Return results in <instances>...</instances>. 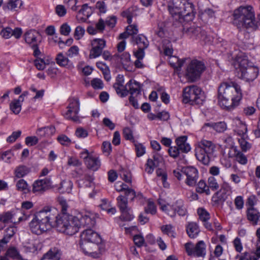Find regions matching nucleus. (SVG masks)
<instances>
[{
    "label": "nucleus",
    "instance_id": "obj_14",
    "mask_svg": "<svg viewBox=\"0 0 260 260\" xmlns=\"http://www.w3.org/2000/svg\"><path fill=\"white\" fill-rule=\"evenodd\" d=\"M92 48L89 54L90 58H94L100 56L103 50L106 46V41L102 39H94L91 42Z\"/></svg>",
    "mask_w": 260,
    "mask_h": 260
},
{
    "label": "nucleus",
    "instance_id": "obj_28",
    "mask_svg": "<svg viewBox=\"0 0 260 260\" xmlns=\"http://www.w3.org/2000/svg\"><path fill=\"white\" fill-rule=\"evenodd\" d=\"M55 60L57 64L60 67H66L70 69L74 68L73 63L68 57L63 55L62 53L57 54Z\"/></svg>",
    "mask_w": 260,
    "mask_h": 260
},
{
    "label": "nucleus",
    "instance_id": "obj_27",
    "mask_svg": "<svg viewBox=\"0 0 260 260\" xmlns=\"http://www.w3.org/2000/svg\"><path fill=\"white\" fill-rule=\"evenodd\" d=\"M85 164L88 169L96 171L101 166V161L99 157L92 155L86 161Z\"/></svg>",
    "mask_w": 260,
    "mask_h": 260
},
{
    "label": "nucleus",
    "instance_id": "obj_2",
    "mask_svg": "<svg viewBox=\"0 0 260 260\" xmlns=\"http://www.w3.org/2000/svg\"><path fill=\"white\" fill-rule=\"evenodd\" d=\"M218 92L219 105L227 110L234 109L242 98L240 87L234 82L221 83Z\"/></svg>",
    "mask_w": 260,
    "mask_h": 260
},
{
    "label": "nucleus",
    "instance_id": "obj_24",
    "mask_svg": "<svg viewBox=\"0 0 260 260\" xmlns=\"http://www.w3.org/2000/svg\"><path fill=\"white\" fill-rule=\"evenodd\" d=\"M247 219L252 225H257L260 221V212L254 207L248 208L246 211Z\"/></svg>",
    "mask_w": 260,
    "mask_h": 260
},
{
    "label": "nucleus",
    "instance_id": "obj_12",
    "mask_svg": "<svg viewBox=\"0 0 260 260\" xmlns=\"http://www.w3.org/2000/svg\"><path fill=\"white\" fill-rule=\"evenodd\" d=\"M68 106V111L64 114V117L73 121L77 122L79 120L77 114L79 111V102L77 99H71L69 101Z\"/></svg>",
    "mask_w": 260,
    "mask_h": 260
},
{
    "label": "nucleus",
    "instance_id": "obj_51",
    "mask_svg": "<svg viewBox=\"0 0 260 260\" xmlns=\"http://www.w3.org/2000/svg\"><path fill=\"white\" fill-rule=\"evenodd\" d=\"M57 231L68 236H72L78 232V229H58Z\"/></svg>",
    "mask_w": 260,
    "mask_h": 260
},
{
    "label": "nucleus",
    "instance_id": "obj_25",
    "mask_svg": "<svg viewBox=\"0 0 260 260\" xmlns=\"http://www.w3.org/2000/svg\"><path fill=\"white\" fill-rule=\"evenodd\" d=\"M126 90L128 91V94L130 93L131 95H135L137 96L141 93L140 84L133 80H130L125 85Z\"/></svg>",
    "mask_w": 260,
    "mask_h": 260
},
{
    "label": "nucleus",
    "instance_id": "obj_32",
    "mask_svg": "<svg viewBox=\"0 0 260 260\" xmlns=\"http://www.w3.org/2000/svg\"><path fill=\"white\" fill-rule=\"evenodd\" d=\"M14 214L11 211H8L4 212L0 214V221L4 223H8L9 222H13L14 223H17L19 222L22 219V217H19V220L17 222L13 221V218Z\"/></svg>",
    "mask_w": 260,
    "mask_h": 260
},
{
    "label": "nucleus",
    "instance_id": "obj_16",
    "mask_svg": "<svg viewBox=\"0 0 260 260\" xmlns=\"http://www.w3.org/2000/svg\"><path fill=\"white\" fill-rule=\"evenodd\" d=\"M82 241H87L94 243H102L100 235L92 229H86L81 234Z\"/></svg>",
    "mask_w": 260,
    "mask_h": 260
},
{
    "label": "nucleus",
    "instance_id": "obj_40",
    "mask_svg": "<svg viewBox=\"0 0 260 260\" xmlns=\"http://www.w3.org/2000/svg\"><path fill=\"white\" fill-rule=\"evenodd\" d=\"M22 5L21 0H9L6 8L10 10H17V8H20Z\"/></svg>",
    "mask_w": 260,
    "mask_h": 260
},
{
    "label": "nucleus",
    "instance_id": "obj_54",
    "mask_svg": "<svg viewBox=\"0 0 260 260\" xmlns=\"http://www.w3.org/2000/svg\"><path fill=\"white\" fill-rule=\"evenodd\" d=\"M124 197H126L127 199L129 198L131 201H133L134 199L136 197H141L142 196L141 193H138L137 196L135 190L131 188L130 189H127L126 192L124 193Z\"/></svg>",
    "mask_w": 260,
    "mask_h": 260
},
{
    "label": "nucleus",
    "instance_id": "obj_18",
    "mask_svg": "<svg viewBox=\"0 0 260 260\" xmlns=\"http://www.w3.org/2000/svg\"><path fill=\"white\" fill-rule=\"evenodd\" d=\"M259 73V70L256 66H249L247 69L240 75V78L245 80L247 82L253 81L257 77Z\"/></svg>",
    "mask_w": 260,
    "mask_h": 260
},
{
    "label": "nucleus",
    "instance_id": "obj_58",
    "mask_svg": "<svg viewBox=\"0 0 260 260\" xmlns=\"http://www.w3.org/2000/svg\"><path fill=\"white\" fill-rule=\"evenodd\" d=\"M34 63L39 70H43L46 67V63L43 59L37 58L34 61Z\"/></svg>",
    "mask_w": 260,
    "mask_h": 260
},
{
    "label": "nucleus",
    "instance_id": "obj_46",
    "mask_svg": "<svg viewBox=\"0 0 260 260\" xmlns=\"http://www.w3.org/2000/svg\"><path fill=\"white\" fill-rule=\"evenodd\" d=\"M205 44L210 43L212 41L213 38L211 36L208 35L206 31L202 30L199 39Z\"/></svg>",
    "mask_w": 260,
    "mask_h": 260
},
{
    "label": "nucleus",
    "instance_id": "obj_30",
    "mask_svg": "<svg viewBox=\"0 0 260 260\" xmlns=\"http://www.w3.org/2000/svg\"><path fill=\"white\" fill-rule=\"evenodd\" d=\"M133 41L135 42L138 46V48L145 49L149 46V41L147 38L143 35L140 34L136 37H132Z\"/></svg>",
    "mask_w": 260,
    "mask_h": 260
},
{
    "label": "nucleus",
    "instance_id": "obj_10",
    "mask_svg": "<svg viewBox=\"0 0 260 260\" xmlns=\"http://www.w3.org/2000/svg\"><path fill=\"white\" fill-rule=\"evenodd\" d=\"M117 205L121 212L120 218L122 220L129 221L134 218L132 211L128 207V202L126 197L120 195L117 198Z\"/></svg>",
    "mask_w": 260,
    "mask_h": 260
},
{
    "label": "nucleus",
    "instance_id": "obj_11",
    "mask_svg": "<svg viewBox=\"0 0 260 260\" xmlns=\"http://www.w3.org/2000/svg\"><path fill=\"white\" fill-rule=\"evenodd\" d=\"M186 252L189 256L194 257H204L206 254V246L203 241L198 242L196 246L191 243L185 244Z\"/></svg>",
    "mask_w": 260,
    "mask_h": 260
},
{
    "label": "nucleus",
    "instance_id": "obj_39",
    "mask_svg": "<svg viewBox=\"0 0 260 260\" xmlns=\"http://www.w3.org/2000/svg\"><path fill=\"white\" fill-rule=\"evenodd\" d=\"M136 9L134 7H131L123 11L122 15L127 18V22L128 24L132 22V18L136 15Z\"/></svg>",
    "mask_w": 260,
    "mask_h": 260
},
{
    "label": "nucleus",
    "instance_id": "obj_17",
    "mask_svg": "<svg viewBox=\"0 0 260 260\" xmlns=\"http://www.w3.org/2000/svg\"><path fill=\"white\" fill-rule=\"evenodd\" d=\"M51 185V182L49 178L38 180L34 183L32 190L34 193H42L48 189Z\"/></svg>",
    "mask_w": 260,
    "mask_h": 260
},
{
    "label": "nucleus",
    "instance_id": "obj_48",
    "mask_svg": "<svg viewBox=\"0 0 260 260\" xmlns=\"http://www.w3.org/2000/svg\"><path fill=\"white\" fill-rule=\"evenodd\" d=\"M10 109L15 114L20 113L21 110V104L13 100L10 105Z\"/></svg>",
    "mask_w": 260,
    "mask_h": 260
},
{
    "label": "nucleus",
    "instance_id": "obj_52",
    "mask_svg": "<svg viewBox=\"0 0 260 260\" xmlns=\"http://www.w3.org/2000/svg\"><path fill=\"white\" fill-rule=\"evenodd\" d=\"M96 67L102 71L105 78H106V76L109 77V68L105 63L101 61L97 62Z\"/></svg>",
    "mask_w": 260,
    "mask_h": 260
},
{
    "label": "nucleus",
    "instance_id": "obj_7",
    "mask_svg": "<svg viewBox=\"0 0 260 260\" xmlns=\"http://www.w3.org/2000/svg\"><path fill=\"white\" fill-rule=\"evenodd\" d=\"M205 69L206 66L203 61L193 59L187 67L186 77L190 82H195L200 78Z\"/></svg>",
    "mask_w": 260,
    "mask_h": 260
},
{
    "label": "nucleus",
    "instance_id": "obj_43",
    "mask_svg": "<svg viewBox=\"0 0 260 260\" xmlns=\"http://www.w3.org/2000/svg\"><path fill=\"white\" fill-rule=\"evenodd\" d=\"M113 87L116 90V93L120 95L121 97H124L128 95V91L126 90L125 86L123 87V86L114 84Z\"/></svg>",
    "mask_w": 260,
    "mask_h": 260
},
{
    "label": "nucleus",
    "instance_id": "obj_15",
    "mask_svg": "<svg viewBox=\"0 0 260 260\" xmlns=\"http://www.w3.org/2000/svg\"><path fill=\"white\" fill-rule=\"evenodd\" d=\"M182 172L186 176L185 183L187 185L193 186L196 184L198 178V171L196 168L187 167L183 168Z\"/></svg>",
    "mask_w": 260,
    "mask_h": 260
},
{
    "label": "nucleus",
    "instance_id": "obj_59",
    "mask_svg": "<svg viewBox=\"0 0 260 260\" xmlns=\"http://www.w3.org/2000/svg\"><path fill=\"white\" fill-rule=\"evenodd\" d=\"M71 30V27L67 23H63L60 28V34L64 36H68Z\"/></svg>",
    "mask_w": 260,
    "mask_h": 260
},
{
    "label": "nucleus",
    "instance_id": "obj_21",
    "mask_svg": "<svg viewBox=\"0 0 260 260\" xmlns=\"http://www.w3.org/2000/svg\"><path fill=\"white\" fill-rule=\"evenodd\" d=\"M162 160V157L161 156L157 153H155L153 155V159H148L146 164V167L145 171L148 174H151L155 167L159 166L160 162Z\"/></svg>",
    "mask_w": 260,
    "mask_h": 260
},
{
    "label": "nucleus",
    "instance_id": "obj_55",
    "mask_svg": "<svg viewBox=\"0 0 260 260\" xmlns=\"http://www.w3.org/2000/svg\"><path fill=\"white\" fill-rule=\"evenodd\" d=\"M84 33V28L81 26H78L75 29L74 32V37L76 40H78L83 36Z\"/></svg>",
    "mask_w": 260,
    "mask_h": 260
},
{
    "label": "nucleus",
    "instance_id": "obj_53",
    "mask_svg": "<svg viewBox=\"0 0 260 260\" xmlns=\"http://www.w3.org/2000/svg\"><path fill=\"white\" fill-rule=\"evenodd\" d=\"M120 175L121 178L125 182L129 183H132V174L129 172L125 170H123L121 172Z\"/></svg>",
    "mask_w": 260,
    "mask_h": 260
},
{
    "label": "nucleus",
    "instance_id": "obj_61",
    "mask_svg": "<svg viewBox=\"0 0 260 260\" xmlns=\"http://www.w3.org/2000/svg\"><path fill=\"white\" fill-rule=\"evenodd\" d=\"M57 140L63 145H68L71 143V140L66 135H61L58 137Z\"/></svg>",
    "mask_w": 260,
    "mask_h": 260
},
{
    "label": "nucleus",
    "instance_id": "obj_41",
    "mask_svg": "<svg viewBox=\"0 0 260 260\" xmlns=\"http://www.w3.org/2000/svg\"><path fill=\"white\" fill-rule=\"evenodd\" d=\"M15 175L18 178H21L26 175L29 172L27 167L25 166H20L15 170Z\"/></svg>",
    "mask_w": 260,
    "mask_h": 260
},
{
    "label": "nucleus",
    "instance_id": "obj_9",
    "mask_svg": "<svg viewBox=\"0 0 260 260\" xmlns=\"http://www.w3.org/2000/svg\"><path fill=\"white\" fill-rule=\"evenodd\" d=\"M158 203L161 206L160 209L171 217H174L176 213L180 216H184L186 213V209L181 200H177L172 205H161L160 201Z\"/></svg>",
    "mask_w": 260,
    "mask_h": 260
},
{
    "label": "nucleus",
    "instance_id": "obj_45",
    "mask_svg": "<svg viewBox=\"0 0 260 260\" xmlns=\"http://www.w3.org/2000/svg\"><path fill=\"white\" fill-rule=\"evenodd\" d=\"M17 190L23 191L26 193L28 191V185L26 182L23 179H20L16 184Z\"/></svg>",
    "mask_w": 260,
    "mask_h": 260
},
{
    "label": "nucleus",
    "instance_id": "obj_50",
    "mask_svg": "<svg viewBox=\"0 0 260 260\" xmlns=\"http://www.w3.org/2000/svg\"><path fill=\"white\" fill-rule=\"evenodd\" d=\"M133 240L135 245L138 247H140L143 245L146 246V244H145V239L141 235H135L133 238Z\"/></svg>",
    "mask_w": 260,
    "mask_h": 260
},
{
    "label": "nucleus",
    "instance_id": "obj_8",
    "mask_svg": "<svg viewBox=\"0 0 260 260\" xmlns=\"http://www.w3.org/2000/svg\"><path fill=\"white\" fill-rule=\"evenodd\" d=\"M80 248L82 252L86 255L96 258L100 257L104 251V247L102 243H94L87 241H82Z\"/></svg>",
    "mask_w": 260,
    "mask_h": 260
},
{
    "label": "nucleus",
    "instance_id": "obj_29",
    "mask_svg": "<svg viewBox=\"0 0 260 260\" xmlns=\"http://www.w3.org/2000/svg\"><path fill=\"white\" fill-rule=\"evenodd\" d=\"M94 179L93 173H85L84 176L78 181V184L80 187L85 186L86 187H92L93 185Z\"/></svg>",
    "mask_w": 260,
    "mask_h": 260
},
{
    "label": "nucleus",
    "instance_id": "obj_31",
    "mask_svg": "<svg viewBox=\"0 0 260 260\" xmlns=\"http://www.w3.org/2000/svg\"><path fill=\"white\" fill-rule=\"evenodd\" d=\"M91 14L90 8L88 6L87 4H85L82 6L81 9L79 11L77 17L79 20L85 22Z\"/></svg>",
    "mask_w": 260,
    "mask_h": 260
},
{
    "label": "nucleus",
    "instance_id": "obj_63",
    "mask_svg": "<svg viewBox=\"0 0 260 260\" xmlns=\"http://www.w3.org/2000/svg\"><path fill=\"white\" fill-rule=\"evenodd\" d=\"M1 35L3 38L9 39L12 36V29L10 27H6L1 31Z\"/></svg>",
    "mask_w": 260,
    "mask_h": 260
},
{
    "label": "nucleus",
    "instance_id": "obj_47",
    "mask_svg": "<svg viewBox=\"0 0 260 260\" xmlns=\"http://www.w3.org/2000/svg\"><path fill=\"white\" fill-rule=\"evenodd\" d=\"M208 184L209 189L211 188L213 190H216L219 188V185L216 181V179L212 176L208 178Z\"/></svg>",
    "mask_w": 260,
    "mask_h": 260
},
{
    "label": "nucleus",
    "instance_id": "obj_42",
    "mask_svg": "<svg viewBox=\"0 0 260 260\" xmlns=\"http://www.w3.org/2000/svg\"><path fill=\"white\" fill-rule=\"evenodd\" d=\"M235 157L236 160L242 165H245L247 162V159L246 156L239 151L234 149Z\"/></svg>",
    "mask_w": 260,
    "mask_h": 260
},
{
    "label": "nucleus",
    "instance_id": "obj_62",
    "mask_svg": "<svg viewBox=\"0 0 260 260\" xmlns=\"http://www.w3.org/2000/svg\"><path fill=\"white\" fill-rule=\"evenodd\" d=\"M199 229H186V232L190 238H196L199 234Z\"/></svg>",
    "mask_w": 260,
    "mask_h": 260
},
{
    "label": "nucleus",
    "instance_id": "obj_23",
    "mask_svg": "<svg viewBox=\"0 0 260 260\" xmlns=\"http://www.w3.org/2000/svg\"><path fill=\"white\" fill-rule=\"evenodd\" d=\"M62 252L57 247H52L45 253L41 260H60Z\"/></svg>",
    "mask_w": 260,
    "mask_h": 260
},
{
    "label": "nucleus",
    "instance_id": "obj_49",
    "mask_svg": "<svg viewBox=\"0 0 260 260\" xmlns=\"http://www.w3.org/2000/svg\"><path fill=\"white\" fill-rule=\"evenodd\" d=\"M145 211L147 213L155 214L156 212V208L154 203L153 202L149 201L147 206L145 208Z\"/></svg>",
    "mask_w": 260,
    "mask_h": 260
},
{
    "label": "nucleus",
    "instance_id": "obj_26",
    "mask_svg": "<svg viewBox=\"0 0 260 260\" xmlns=\"http://www.w3.org/2000/svg\"><path fill=\"white\" fill-rule=\"evenodd\" d=\"M187 139V136H182L177 138L175 140L177 146L182 153H187L191 149L189 144L186 142Z\"/></svg>",
    "mask_w": 260,
    "mask_h": 260
},
{
    "label": "nucleus",
    "instance_id": "obj_19",
    "mask_svg": "<svg viewBox=\"0 0 260 260\" xmlns=\"http://www.w3.org/2000/svg\"><path fill=\"white\" fill-rule=\"evenodd\" d=\"M24 38L25 42L30 47L41 43L40 35L39 32L35 30H29L25 32L24 35Z\"/></svg>",
    "mask_w": 260,
    "mask_h": 260
},
{
    "label": "nucleus",
    "instance_id": "obj_13",
    "mask_svg": "<svg viewBox=\"0 0 260 260\" xmlns=\"http://www.w3.org/2000/svg\"><path fill=\"white\" fill-rule=\"evenodd\" d=\"M232 193V188L230 184L226 182H224L221 186L219 191L215 193L213 196V201L217 203H222L224 202L229 196Z\"/></svg>",
    "mask_w": 260,
    "mask_h": 260
},
{
    "label": "nucleus",
    "instance_id": "obj_36",
    "mask_svg": "<svg viewBox=\"0 0 260 260\" xmlns=\"http://www.w3.org/2000/svg\"><path fill=\"white\" fill-rule=\"evenodd\" d=\"M202 30L203 29L200 27L192 26L188 28L186 32L190 37H194L197 39H198Z\"/></svg>",
    "mask_w": 260,
    "mask_h": 260
},
{
    "label": "nucleus",
    "instance_id": "obj_4",
    "mask_svg": "<svg viewBox=\"0 0 260 260\" xmlns=\"http://www.w3.org/2000/svg\"><path fill=\"white\" fill-rule=\"evenodd\" d=\"M168 10L175 20L181 22L192 21L195 15L193 5L188 0H172Z\"/></svg>",
    "mask_w": 260,
    "mask_h": 260
},
{
    "label": "nucleus",
    "instance_id": "obj_22",
    "mask_svg": "<svg viewBox=\"0 0 260 260\" xmlns=\"http://www.w3.org/2000/svg\"><path fill=\"white\" fill-rule=\"evenodd\" d=\"M233 66L235 69L237 71L238 76L243 73L249 66L248 60L244 57H237L234 61Z\"/></svg>",
    "mask_w": 260,
    "mask_h": 260
},
{
    "label": "nucleus",
    "instance_id": "obj_20",
    "mask_svg": "<svg viewBox=\"0 0 260 260\" xmlns=\"http://www.w3.org/2000/svg\"><path fill=\"white\" fill-rule=\"evenodd\" d=\"M226 124L223 121H221L216 123H206L202 126L201 130L206 132L213 129L218 133H222L226 129Z\"/></svg>",
    "mask_w": 260,
    "mask_h": 260
},
{
    "label": "nucleus",
    "instance_id": "obj_44",
    "mask_svg": "<svg viewBox=\"0 0 260 260\" xmlns=\"http://www.w3.org/2000/svg\"><path fill=\"white\" fill-rule=\"evenodd\" d=\"M168 151L170 156L174 158L179 157L181 152L177 146L170 147Z\"/></svg>",
    "mask_w": 260,
    "mask_h": 260
},
{
    "label": "nucleus",
    "instance_id": "obj_37",
    "mask_svg": "<svg viewBox=\"0 0 260 260\" xmlns=\"http://www.w3.org/2000/svg\"><path fill=\"white\" fill-rule=\"evenodd\" d=\"M169 61L170 64L177 70H180L184 63L183 60H180L174 56H171Z\"/></svg>",
    "mask_w": 260,
    "mask_h": 260
},
{
    "label": "nucleus",
    "instance_id": "obj_5",
    "mask_svg": "<svg viewBox=\"0 0 260 260\" xmlns=\"http://www.w3.org/2000/svg\"><path fill=\"white\" fill-rule=\"evenodd\" d=\"M213 143L206 140H202L196 145L195 155L198 160L205 165H208L213 157L215 151Z\"/></svg>",
    "mask_w": 260,
    "mask_h": 260
},
{
    "label": "nucleus",
    "instance_id": "obj_38",
    "mask_svg": "<svg viewBox=\"0 0 260 260\" xmlns=\"http://www.w3.org/2000/svg\"><path fill=\"white\" fill-rule=\"evenodd\" d=\"M196 191L200 193H205L207 195L210 194V191L209 189V187H208V185H207L204 180H200L196 188Z\"/></svg>",
    "mask_w": 260,
    "mask_h": 260
},
{
    "label": "nucleus",
    "instance_id": "obj_56",
    "mask_svg": "<svg viewBox=\"0 0 260 260\" xmlns=\"http://www.w3.org/2000/svg\"><path fill=\"white\" fill-rule=\"evenodd\" d=\"M88 135L87 131L81 127L77 128L75 132V135L79 138H85Z\"/></svg>",
    "mask_w": 260,
    "mask_h": 260
},
{
    "label": "nucleus",
    "instance_id": "obj_6",
    "mask_svg": "<svg viewBox=\"0 0 260 260\" xmlns=\"http://www.w3.org/2000/svg\"><path fill=\"white\" fill-rule=\"evenodd\" d=\"M205 97L201 89L196 85L185 87L183 90V101L185 103L201 105L205 101Z\"/></svg>",
    "mask_w": 260,
    "mask_h": 260
},
{
    "label": "nucleus",
    "instance_id": "obj_1",
    "mask_svg": "<svg viewBox=\"0 0 260 260\" xmlns=\"http://www.w3.org/2000/svg\"><path fill=\"white\" fill-rule=\"evenodd\" d=\"M59 202L61 208L60 213H58L55 209L44 208L35 214V217L29 223L30 228L37 226H49L51 228H92L95 225L96 221L94 217L81 214L73 216L67 212L69 206L66 201L61 199Z\"/></svg>",
    "mask_w": 260,
    "mask_h": 260
},
{
    "label": "nucleus",
    "instance_id": "obj_57",
    "mask_svg": "<svg viewBox=\"0 0 260 260\" xmlns=\"http://www.w3.org/2000/svg\"><path fill=\"white\" fill-rule=\"evenodd\" d=\"M135 150L137 156L140 157L145 153V147L141 144H135Z\"/></svg>",
    "mask_w": 260,
    "mask_h": 260
},
{
    "label": "nucleus",
    "instance_id": "obj_33",
    "mask_svg": "<svg viewBox=\"0 0 260 260\" xmlns=\"http://www.w3.org/2000/svg\"><path fill=\"white\" fill-rule=\"evenodd\" d=\"M198 214L200 219L204 222L205 228H209L211 226V225L207 222V220L209 219L210 215L207 211L203 208H199L198 209Z\"/></svg>",
    "mask_w": 260,
    "mask_h": 260
},
{
    "label": "nucleus",
    "instance_id": "obj_34",
    "mask_svg": "<svg viewBox=\"0 0 260 260\" xmlns=\"http://www.w3.org/2000/svg\"><path fill=\"white\" fill-rule=\"evenodd\" d=\"M72 187L73 183L71 180H63L61 182L58 189L62 193H70L72 190Z\"/></svg>",
    "mask_w": 260,
    "mask_h": 260
},
{
    "label": "nucleus",
    "instance_id": "obj_64",
    "mask_svg": "<svg viewBox=\"0 0 260 260\" xmlns=\"http://www.w3.org/2000/svg\"><path fill=\"white\" fill-rule=\"evenodd\" d=\"M240 260H257L255 255H251L249 252H245L240 257Z\"/></svg>",
    "mask_w": 260,
    "mask_h": 260
},
{
    "label": "nucleus",
    "instance_id": "obj_60",
    "mask_svg": "<svg viewBox=\"0 0 260 260\" xmlns=\"http://www.w3.org/2000/svg\"><path fill=\"white\" fill-rule=\"evenodd\" d=\"M91 84L94 89H102L103 87V82L99 79H93L91 81Z\"/></svg>",
    "mask_w": 260,
    "mask_h": 260
},
{
    "label": "nucleus",
    "instance_id": "obj_3",
    "mask_svg": "<svg viewBox=\"0 0 260 260\" xmlns=\"http://www.w3.org/2000/svg\"><path fill=\"white\" fill-rule=\"evenodd\" d=\"M233 15V24L239 31L247 29L255 30L260 25V15H257L258 21H256L254 10L250 6L239 7L234 10Z\"/></svg>",
    "mask_w": 260,
    "mask_h": 260
},
{
    "label": "nucleus",
    "instance_id": "obj_35",
    "mask_svg": "<svg viewBox=\"0 0 260 260\" xmlns=\"http://www.w3.org/2000/svg\"><path fill=\"white\" fill-rule=\"evenodd\" d=\"M5 256L7 257L9 256L16 260H27L22 258L17 249L15 247L9 248L7 250Z\"/></svg>",
    "mask_w": 260,
    "mask_h": 260
}]
</instances>
